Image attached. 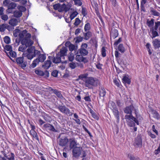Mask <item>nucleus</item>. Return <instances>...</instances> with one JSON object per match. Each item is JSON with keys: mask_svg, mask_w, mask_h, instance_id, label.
Here are the masks:
<instances>
[{"mask_svg": "<svg viewBox=\"0 0 160 160\" xmlns=\"http://www.w3.org/2000/svg\"><path fill=\"white\" fill-rule=\"evenodd\" d=\"M108 107L112 111L118 109L115 103L113 101H110L108 102Z\"/></svg>", "mask_w": 160, "mask_h": 160, "instance_id": "nucleus-26", "label": "nucleus"}, {"mask_svg": "<svg viewBox=\"0 0 160 160\" xmlns=\"http://www.w3.org/2000/svg\"><path fill=\"white\" fill-rule=\"evenodd\" d=\"M53 89L50 87L46 88L44 90V93L43 95H44V98L46 99L50 98V96L51 94L50 92H52Z\"/></svg>", "mask_w": 160, "mask_h": 160, "instance_id": "nucleus-11", "label": "nucleus"}, {"mask_svg": "<svg viewBox=\"0 0 160 160\" xmlns=\"http://www.w3.org/2000/svg\"><path fill=\"white\" fill-rule=\"evenodd\" d=\"M18 22L17 19L16 18H12L10 19L8 23L12 27L16 26L18 23Z\"/></svg>", "mask_w": 160, "mask_h": 160, "instance_id": "nucleus-31", "label": "nucleus"}, {"mask_svg": "<svg viewBox=\"0 0 160 160\" xmlns=\"http://www.w3.org/2000/svg\"><path fill=\"white\" fill-rule=\"evenodd\" d=\"M46 56L45 54H40L39 55L38 59V62H43L46 59Z\"/></svg>", "mask_w": 160, "mask_h": 160, "instance_id": "nucleus-38", "label": "nucleus"}, {"mask_svg": "<svg viewBox=\"0 0 160 160\" xmlns=\"http://www.w3.org/2000/svg\"><path fill=\"white\" fill-rule=\"evenodd\" d=\"M95 80L92 77H88L86 78L85 83L86 87L90 88L92 86L94 85Z\"/></svg>", "mask_w": 160, "mask_h": 160, "instance_id": "nucleus-6", "label": "nucleus"}, {"mask_svg": "<svg viewBox=\"0 0 160 160\" xmlns=\"http://www.w3.org/2000/svg\"><path fill=\"white\" fill-rule=\"evenodd\" d=\"M81 22V20L78 18H76L75 19V22L74 23V25L75 26H78L80 24Z\"/></svg>", "mask_w": 160, "mask_h": 160, "instance_id": "nucleus-62", "label": "nucleus"}, {"mask_svg": "<svg viewBox=\"0 0 160 160\" xmlns=\"http://www.w3.org/2000/svg\"><path fill=\"white\" fill-rule=\"evenodd\" d=\"M134 145L137 147L141 148L142 146V140L141 135H138L134 140Z\"/></svg>", "mask_w": 160, "mask_h": 160, "instance_id": "nucleus-8", "label": "nucleus"}, {"mask_svg": "<svg viewBox=\"0 0 160 160\" xmlns=\"http://www.w3.org/2000/svg\"><path fill=\"white\" fill-rule=\"evenodd\" d=\"M119 33L118 30L114 28H112L110 32V39L112 38L115 39L118 36Z\"/></svg>", "mask_w": 160, "mask_h": 160, "instance_id": "nucleus-10", "label": "nucleus"}, {"mask_svg": "<svg viewBox=\"0 0 160 160\" xmlns=\"http://www.w3.org/2000/svg\"><path fill=\"white\" fill-rule=\"evenodd\" d=\"M63 11L65 12L68 11L71 7V5L70 4H65L64 3L63 4Z\"/></svg>", "mask_w": 160, "mask_h": 160, "instance_id": "nucleus-39", "label": "nucleus"}, {"mask_svg": "<svg viewBox=\"0 0 160 160\" xmlns=\"http://www.w3.org/2000/svg\"><path fill=\"white\" fill-rule=\"evenodd\" d=\"M81 12L82 14L83 17H85L87 15L88 13L86 8H82Z\"/></svg>", "mask_w": 160, "mask_h": 160, "instance_id": "nucleus-63", "label": "nucleus"}, {"mask_svg": "<svg viewBox=\"0 0 160 160\" xmlns=\"http://www.w3.org/2000/svg\"><path fill=\"white\" fill-rule=\"evenodd\" d=\"M69 148L70 149H72L74 148L77 147V146L78 145L77 142L75 140L74 138L69 139Z\"/></svg>", "mask_w": 160, "mask_h": 160, "instance_id": "nucleus-16", "label": "nucleus"}, {"mask_svg": "<svg viewBox=\"0 0 160 160\" xmlns=\"http://www.w3.org/2000/svg\"><path fill=\"white\" fill-rule=\"evenodd\" d=\"M33 49L30 48L27 49V53L26 57L28 59L30 60L34 57V55H33Z\"/></svg>", "mask_w": 160, "mask_h": 160, "instance_id": "nucleus-18", "label": "nucleus"}, {"mask_svg": "<svg viewBox=\"0 0 160 160\" xmlns=\"http://www.w3.org/2000/svg\"><path fill=\"white\" fill-rule=\"evenodd\" d=\"M5 52L6 53L7 55L9 57H12L13 58H15L16 57V53L15 52L12 50L10 51L9 52H7L6 51H5Z\"/></svg>", "mask_w": 160, "mask_h": 160, "instance_id": "nucleus-36", "label": "nucleus"}, {"mask_svg": "<svg viewBox=\"0 0 160 160\" xmlns=\"http://www.w3.org/2000/svg\"><path fill=\"white\" fill-rule=\"evenodd\" d=\"M128 156L130 160H140L139 158L135 157L133 155L131 154H128Z\"/></svg>", "mask_w": 160, "mask_h": 160, "instance_id": "nucleus-52", "label": "nucleus"}, {"mask_svg": "<svg viewBox=\"0 0 160 160\" xmlns=\"http://www.w3.org/2000/svg\"><path fill=\"white\" fill-rule=\"evenodd\" d=\"M43 127L46 130L54 132H57V130L55 129L54 127L52 125L49 123L44 124Z\"/></svg>", "mask_w": 160, "mask_h": 160, "instance_id": "nucleus-12", "label": "nucleus"}, {"mask_svg": "<svg viewBox=\"0 0 160 160\" xmlns=\"http://www.w3.org/2000/svg\"><path fill=\"white\" fill-rule=\"evenodd\" d=\"M78 14V13L76 11H74L71 13L70 17L71 20H72Z\"/></svg>", "mask_w": 160, "mask_h": 160, "instance_id": "nucleus-53", "label": "nucleus"}, {"mask_svg": "<svg viewBox=\"0 0 160 160\" xmlns=\"http://www.w3.org/2000/svg\"><path fill=\"white\" fill-rule=\"evenodd\" d=\"M3 40L5 43L6 44H8L10 43L11 39L8 36H5L3 38Z\"/></svg>", "mask_w": 160, "mask_h": 160, "instance_id": "nucleus-56", "label": "nucleus"}, {"mask_svg": "<svg viewBox=\"0 0 160 160\" xmlns=\"http://www.w3.org/2000/svg\"><path fill=\"white\" fill-rule=\"evenodd\" d=\"M65 45L66 46H68L69 50L71 52L74 50L75 48V45L71 44L69 41L65 43Z\"/></svg>", "mask_w": 160, "mask_h": 160, "instance_id": "nucleus-30", "label": "nucleus"}, {"mask_svg": "<svg viewBox=\"0 0 160 160\" xmlns=\"http://www.w3.org/2000/svg\"><path fill=\"white\" fill-rule=\"evenodd\" d=\"M6 29V24H2L0 25V32H4Z\"/></svg>", "mask_w": 160, "mask_h": 160, "instance_id": "nucleus-59", "label": "nucleus"}, {"mask_svg": "<svg viewBox=\"0 0 160 160\" xmlns=\"http://www.w3.org/2000/svg\"><path fill=\"white\" fill-rule=\"evenodd\" d=\"M85 32L83 33V38L86 40H88L92 36V33L91 31Z\"/></svg>", "mask_w": 160, "mask_h": 160, "instance_id": "nucleus-23", "label": "nucleus"}, {"mask_svg": "<svg viewBox=\"0 0 160 160\" xmlns=\"http://www.w3.org/2000/svg\"><path fill=\"white\" fill-rule=\"evenodd\" d=\"M42 116L43 118L47 122H50L51 119V117L48 114L44 112L42 113Z\"/></svg>", "mask_w": 160, "mask_h": 160, "instance_id": "nucleus-32", "label": "nucleus"}, {"mask_svg": "<svg viewBox=\"0 0 160 160\" xmlns=\"http://www.w3.org/2000/svg\"><path fill=\"white\" fill-rule=\"evenodd\" d=\"M151 112L154 118L157 120H158L160 118V115L156 111L152 109L151 110Z\"/></svg>", "mask_w": 160, "mask_h": 160, "instance_id": "nucleus-34", "label": "nucleus"}, {"mask_svg": "<svg viewBox=\"0 0 160 160\" xmlns=\"http://www.w3.org/2000/svg\"><path fill=\"white\" fill-rule=\"evenodd\" d=\"M150 11L152 14L154 16H159L160 15L159 13L153 8H152Z\"/></svg>", "mask_w": 160, "mask_h": 160, "instance_id": "nucleus-48", "label": "nucleus"}, {"mask_svg": "<svg viewBox=\"0 0 160 160\" xmlns=\"http://www.w3.org/2000/svg\"><path fill=\"white\" fill-rule=\"evenodd\" d=\"M152 43L155 49L159 48L160 47V41L158 39H155L152 41Z\"/></svg>", "mask_w": 160, "mask_h": 160, "instance_id": "nucleus-27", "label": "nucleus"}, {"mask_svg": "<svg viewBox=\"0 0 160 160\" xmlns=\"http://www.w3.org/2000/svg\"><path fill=\"white\" fill-rule=\"evenodd\" d=\"M68 59L69 61L70 62H72L74 58V55L73 54L71 53L69 54L68 56Z\"/></svg>", "mask_w": 160, "mask_h": 160, "instance_id": "nucleus-61", "label": "nucleus"}, {"mask_svg": "<svg viewBox=\"0 0 160 160\" xmlns=\"http://www.w3.org/2000/svg\"><path fill=\"white\" fill-rule=\"evenodd\" d=\"M68 66L71 69H74L76 67L77 65L75 62H72L69 63Z\"/></svg>", "mask_w": 160, "mask_h": 160, "instance_id": "nucleus-57", "label": "nucleus"}, {"mask_svg": "<svg viewBox=\"0 0 160 160\" xmlns=\"http://www.w3.org/2000/svg\"><path fill=\"white\" fill-rule=\"evenodd\" d=\"M83 55L81 54L77 55L76 56V60L79 62H83L84 63L87 62L88 61L87 58L83 57Z\"/></svg>", "mask_w": 160, "mask_h": 160, "instance_id": "nucleus-14", "label": "nucleus"}, {"mask_svg": "<svg viewBox=\"0 0 160 160\" xmlns=\"http://www.w3.org/2000/svg\"><path fill=\"white\" fill-rule=\"evenodd\" d=\"M91 29V24L89 22L86 23L84 26V30L85 32L90 31Z\"/></svg>", "mask_w": 160, "mask_h": 160, "instance_id": "nucleus-40", "label": "nucleus"}, {"mask_svg": "<svg viewBox=\"0 0 160 160\" xmlns=\"http://www.w3.org/2000/svg\"><path fill=\"white\" fill-rule=\"evenodd\" d=\"M75 5L80 6L82 5V0H73Z\"/></svg>", "mask_w": 160, "mask_h": 160, "instance_id": "nucleus-54", "label": "nucleus"}, {"mask_svg": "<svg viewBox=\"0 0 160 160\" xmlns=\"http://www.w3.org/2000/svg\"><path fill=\"white\" fill-rule=\"evenodd\" d=\"M16 7V4L14 2H11L10 3L8 7V9L7 10V12L8 13H12V10L14 9Z\"/></svg>", "mask_w": 160, "mask_h": 160, "instance_id": "nucleus-19", "label": "nucleus"}, {"mask_svg": "<svg viewBox=\"0 0 160 160\" xmlns=\"http://www.w3.org/2000/svg\"><path fill=\"white\" fill-rule=\"evenodd\" d=\"M134 109V107L133 106L130 105V106L126 107L124 109V113L127 114H129V115H132V111Z\"/></svg>", "mask_w": 160, "mask_h": 160, "instance_id": "nucleus-17", "label": "nucleus"}, {"mask_svg": "<svg viewBox=\"0 0 160 160\" xmlns=\"http://www.w3.org/2000/svg\"><path fill=\"white\" fill-rule=\"evenodd\" d=\"M58 108L60 112L68 116H72L73 114V113L71 112L69 109L65 106H59Z\"/></svg>", "mask_w": 160, "mask_h": 160, "instance_id": "nucleus-3", "label": "nucleus"}, {"mask_svg": "<svg viewBox=\"0 0 160 160\" xmlns=\"http://www.w3.org/2000/svg\"><path fill=\"white\" fill-rule=\"evenodd\" d=\"M154 153L155 155H157L159 153H160V143L159 144V146L158 148L155 150Z\"/></svg>", "mask_w": 160, "mask_h": 160, "instance_id": "nucleus-64", "label": "nucleus"}, {"mask_svg": "<svg viewBox=\"0 0 160 160\" xmlns=\"http://www.w3.org/2000/svg\"><path fill=\"white\" fill-rule=\"evenodd\" d=\"M19 38H17L15 39V43L17 44L18 45L21 42V41L22 40V39L24 38V35L22 33H20L19 35Z\"/></svg>", "mask_w": 160, "mask_h": 160, "instance_id": "nucleus-33", "label": "nucleus"}, {"mask_svg": "<svg viewBox=\"0 0 160 160\" xmlns=\"http://www.w3.org/2000/svg\"><path fill=\"white\" fill-rule=\"evenodd\" d=\"M154 19H151L150 21L148 20L147 22V24L149 27H152L154 25Z\"/></svg>", "mask_w": 160, "mask_h": 160, "instance_id": "nucleus-45", "label": "nucleus"}, {"mask_svg": "<svg viewBox=\"0 0 160 160\" xmlns=\"http://www.w3.org/2000/svg\"><path fill=\"white\" fill-rule=\"evenodd\" d=\"M39 62L38 61V58L35 59L33 61L31 65V67L32 68H34L36 66L37 64Z\"/></svg>", "mask_w": 160, "mask_h": 160, "instance_id": "nucleus-55", "label": "nucleus"}, {"mask_svg": "<svg viewBox=\"0 0 160 160\" xmlns=\"http://www.w3.org/2000/svg\"><path fill=\"white\" fill-rule=\"evenodd\" d=\"M114 116L117 119V122H118L120 119V113L118 109H115L112 111Z\"/></svg>", "mask_w": 160, "mask_h": 160, "instance_id": "nucleus-24", "label": "nucleus"}, {"mask_svg": "<svg viewBox=\"0 0 160 160\" xmlns=\"http://www.w3.org/2000/svg\"><path fill=\"white\" fill-rule=\"evenodd\" d=\"M150 31L152 32V38H154L159 36L158 32L157 31V30L154 29V28H152V29H150Z\"/></svg>", "mask_w": 160, "mask_h": 160, "instance_id": "nucleus-42", "label": "nucleus"}, {"mask_svg": "<svg viewBox=\"0 0 160 160\" xmlns=\"http://www.w3.org/2000/svg\"><path fill=\"white\" fill-rule=\"evenodd\" d=\"M53 57L52 56H48V60L45 62L44 64L42 65V67L44 69H47L50 68L52 64V62L51 61V59Z\"/></svg>", "mask_w": 160, "mask_h": 160, "instance_id": "nucleus-13", "label": "nucleus"}, {"mask_svg": "<svg viewBox=\"0 0 160 160\" xmlns=\"http://www.w3.org/2000/svg\"><path fill=\"white\" fill-rule=\"evenodd\" d=\"M122 80L123 82V83H127L128 84H130L131 83V81L130 79L127 76H124L122 78Z\"/></svg>", "mask_w": 160, "mask_h": 160, "instance_id": "nucleus-43", "label": "nucleus"}, {"mask_svg": "<svg viewBox=\"0 0 160 160\" xmlns=\"http://www.w3.org/2000/svg\"><path fill=\"white\" fill-rule=\"evenodd\" d=\"M82 148L81 147H76L72 149V157L75 158L79 157L81 153Z\"/></svg>", "mask_w": 160, "mask_h": 160, "instance_id": "nucleus-4", "label": "nucleus"}, {"mask_svg": "<svg viewBox=\"0 0 160 160\" xmlns=\"http://www.w3.org/2000/svg\"><path fill=\"white\" fill-rule=\"evenodd\" d=\"M54 9L58 10L60 12L63 11V4L61 5L60 3L54 4L53 5Z\"/></svg>", "mask_w": 160, "mask_h": 160, "instance_id": "nucleus-21", "label": "nucleus"}, {"mask_svg": "<svg viewBox=\"0 0 160 160\" xmlns=\"http://www.w3.org/2000/svg\"><path fill=\"white\" fill-rule=\"evenodd\" d=\"M73 116L76 118V119H73V120L76 122L77 124L80 125L81 124V122L80 119L78 118V115L76 113H74L73 114Z\"/></svg>", "mask_w": 160, "mask_h": 160, "instance_id": "nucleus-46", "label": "nucleus"}, {"mask_svg": "<svg viewBox=\"0 0 160 160\" xmlns=\"http://www.w3.org/2000/svg\"><path fill=\"white\" fill-rule=\"evenodd\" d=\"M16 61L17 64L22 69H24L27 65V62L26 61H24L23 57H19L17 58L16 59Z\"/></svg>", "mask_w": 160, "mask_h": 160, "instance_id": "nucleus-5", "label": "nucleus"}, {"mask_svg": "<svg viewBox=\"0 0 160 160\" xmlns=\"http://www.w3.org/2000/svg\"><path fill=\"white\" fill-rule=\"evenodd\" d=\"M118 49L121 53H123L125 51V48L122 44H120L118 47Z\"/></svg>", "mask_w": 160, "mask_h": 160, "instance_id": "nucleus-44", "label": "nucleus"}, {"mask_svg": "<svg viewBox=\"0 0 160 160\" xmlns=\"http://www.w3.org/2000/svg\"><path fill=\"white\" fill-rule=\"evenodd\" d=\"M36 74L38 76H43L45 78H48L49 76V72L47 70H45L44 72L40 69H36L35 71Z\"/></svg>", "mask_w": 160, "mask_h": 160, "instance_id": "nucleus-7", "label": "nucleus"}, {"mask_svg": "<svg viewBox=\"0 0 160 160\" xmlns=\"http://www.w3.org/2000/svg\"><path fill=\"white\" fill-rule=\"evenodd\" d=\"M79 53L83 55L84 56H86L88 53V51L86 49L80 48L78 50Z\"/></svg>", "mask_w": 160, "mask_h": 160, "instance_id": "nucleus-35", "label": "nucleus"}, {"mask_svg": "<svg viewBox=\"0 0 160 160\" xmlns=\"http://www.w3.org/2000/svg\"><path fill=\"white\" fill-rule=\"evenodd\" d=\"M52 92L55 94L58 98H61L62 96L61 92L58 91L57 89H53Z\"/></svg>", "mask_w": 160, "mask_h": 160, "instance_id": "nucleus-47", "label": "nucleus"}, {"mask_svg": "<svg viewBox=\"0 0 160 160\" xmlns=\"http://www.w3.org/2000/svg\"><path fill=\"white\" fill-rule=\"evenodd\" d=\"M106 50L105 47H102L101 50V55L102 57H105L106 56Z\"/></svg>", "mask_w": 160, "mask_h": 160, "instance_id": "nucleus-50", "label": "nucleus"}, {"mask_svg": "<svg viewBox=\"0 0 160 160\" xmlns=\"http://www.w3.org/2000/svg\"><path fill=\"white\" fill-rule=\"evenodd\" d=\"M29 133L30 135L32 137L33 139H35L37 140L38 141H39V138L37 132L35 130L30 131Z\"/></svg>", "mask_w": 160, "mask_h": 160, "instance_id": "nucleus-28", "label": "nucleus"}, {"mask_svg": "<svg viewBox=\"0 0 160 160\" xmlns=\"http://www.w3.org/2000/svg\"><path fill=\"white\" fill-rule=\"evenodd\" d=\"M1 152L3 155L4 157H5L8 159L9 160H14L15 155L13 153L11 152L10 153L11 156L10 157H8L4 149L3 150L1 151Z\"/></svg>", "mask_w": 160, "mask_h": 160, "instance_id": "nucleus-20", "label": "nucleus"}, {"mask_svg": "<svg viewBox=\"0 0 160 160\" xmlns=\"http://www.w3.org/2000/svg\"><path fill=\"white\" fill-rule=\"evenodd\" d=\"M31 35L29 33H27L21 41L22 45L18 48L19 51L24 52L27 47L32 46L33 43V42L31 39Z\"/></svg>", "mask_w": 160, "mask_h": 160, "instance_id": "nucleus-1", "label": "nucleus"}, {"mask_svg": "<svg viewBox=\"0 0 160 160\" xmlns=\"http://www.w3.org/2000/svg\"><path fill=\"white\" fill-rule=\"evenodd\" d=\"M69 142V139L68 138L64 136L59 139V145L62 147L66 146Z\"/></svg>", "mask_w": 160, "mask_h": 160, "instance_id": "nucleus-9", "label": "nucleus"}, {"mask_svg": "<svg viewBox=\"0 0 160 160\" xmlns=\"http://www.w3.org/2000/svg\"><path fill=\"white\" fill-rule=\"evenodd\" d=\"M13 15L15 17L20 18L22 16V11L16 10L14 12Z\"/></svg>", "mask_w": 160, "mask_h": 160, "instance_id": "nucleus-41", "label": "nucleus"}, {"mask_svg": "<svg viewBox=\"0 0 160 160\" xmlns=\"http://www.w3.org/2000/svg\"><path fill=\"white\" fill-rule=\"evenodd\" d=\"M124 119L126 120V122L128 126L132 127L135 126V123L139 125V123L138 119L133 117L132 115H126L124 116Z\"/></svg>", "mask_w": 160, "mask_h": 160, "instance_id": "nucleus-2", "label": "nucleus"}, {"mask_svg": "<svg viewBox=\"0 0 160 160\" xmlns=\"http://www.w3.org/2000/svg\"><path fill=\"white\" fill-rule=\"evenodd\" d=\"M159 27V32L160 33V21H157L155 22V25L154 27H153L156 30H157Z\"/></svg>", "mask_w": 160, "mask_h": 160, "instance_id": "nucleus-49", "label": "nucleus"}, {"mask_svg": "<svg viewBox=\"0 0 160 160\" xmlns=\"http://www.w3.org/2000/svg\"><path fill=\"white\" fill-rule=\"evenodd\" d=\"M147 0H141L140 3V8H141V11L145 12V8L144 5L147 3Z\"/></svg>", "mask_w": 160, "mask_h": 160, "instance_id": "nucleus-37", "label": "nucleus"}, {"mask_svg": "<svg viewBox=\"0 0 160 160\" xmlns=\"http://www.w3.org/2000/svg\"><path fill=\"white\" fill-rule=\"evenodd\" d=\"M4 8L2 7H0V17L1 19L4 21H7L8 19V16L4 13Z\"/></svg>", "mask_w": 160, "mask_h": 160, "instance_id": "nucleus-15", "label": "nucleus"}, {"mask_svg": "<svg viewBox=\"0 0 160 160\" xmlns=\"http://www.w3.org/2000/svg\"><path fill=\"white\" fill-rule=\"evenodd\" d=\"M68 51L67 48L65 47H62L60 50V52H58V55L63 57L66 55V54Z\"/></svg>", "mask_w": 160, "mask_h": 160, "instance_id": "nucleus-22", "label": "nucleus"}, {"mask_svg": "<svg viewBox=\"0 0 160 160\" xmlns=\"http://www.w3.org/2000/svg\"><path fill=\"white\" fill-rule=\"evenodd\" d=\"M4 48L5 51H7L9 52L12 50V47L10 45H6Z\"/></svg>", "mask_w": 160, "mask_h": 160, "instance_id": "nucleus-58", "label": "nucleus"}, {"mask_svg": "<svg viewBox=\"0 0 160 160\" xmlns=\"http://www.w3.org/2000/svg\"><path fill=\"white\" fill-rule=\"evenodd\" d=\"M106 92L105 88L103 87H101L99 89V95L100 97H104L106 94Z\"/></svg>", "mask_w": 160, "mask_h": 160, "instance_id": "nucleus-29", "label": "nucleus"}, {"mask_svg": "<svg viewBox=\"0 0 160 160\" xmlns=\"http://www.w3.org/2000/svg\"><path fill=\"white\" fill-rule=\"evenodd\" d=\"M114 84L118 87H120V82L118 79H114L113 81Z\"/></svg>", "mask_w": 160, "mask_h": 160, "instance_id": "nucleus-60", "label": "nucleus"}, {"mask_svg": "<svg viewBox=\"0 0 160 160\" xmlns=\"http://www.w3.org/2000/svg\"><path fill=\"white\" fill-rule=\"evenodd\" d=\"M30 48L32 49L33 48V55H34V57H35L40 52L39 51L35 49L34 47H31Z\"/></svg>", "mask_w": 160, "mask_h": 160, "instance_id": "nucleus-51", "label": "nucleus"}, {"mask_svg": "<svg viewBox=\"0 0 160 160\" xmlns=\"http://www.w3.org/2000/svg\"><path fill=\"white\" fill-rule=\"evenodd\" d=\"M61 57L60 55H58V53H57L55 57H54L52 59V62L55 63H60L61 61Z\"/></svg>", "mask_w": 160, "mask_h": 160, "instance_id": "nucleus-25", "label": "nucleus"}]
</instances>
